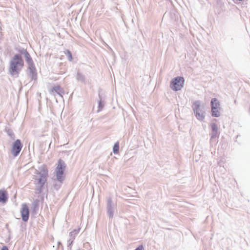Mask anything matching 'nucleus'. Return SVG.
<instances>
[{
    "label": "nucleus",
    "mask_w": 250,
    "mask_h": 250,
    "mask_svg": "<svg viewBox=\"0 0 250 250\" xmlns=\"http://www.w3.org/2000/svg\"><path fill=\"white\" fill-rule=\"evenodd\" d=\"M24 66V62L21 57L19 55H15L11 61L9 71L12 75H18Z\"/></svg>",
    "instance_id": "1"
},
{
    "label": "nucleus",
    "mask_w": 250,
    "mask_h": 250,
    "mask_svg": "<svg viewBox=\"0 0 250 250\" xmlns=\"http://www.w3.org/2000/svg\"><path fill=\"white\" fill-rule=\"evenodd\" d=\"M184 82V78L182 77H176L171 81L170 87L174 91L180 90L183 87Z\"/></svg>",
    "instance_id": "2"
},
{
    "label": "nucleus",
    "mask_w": 250,
    "mask_h": 250,
    "mask_svg": "<svg viewBox=\"0 0 250 250\" xmlns=\"http://www.w3.org/2000/svg\"><path fill=\"white\" fill-rule=\"evenodd\" d=\"M193 109L195 113L196 118L199 120H203L205 118L204 111L201 108L200 103L199 101L194 102L192 105Z\"/></svg>",
    "instance_id": "3"
},
{
    "label": "nucleus",
    "mask_w": 250,
    "mask_h": 250,
    "mask_svg": "<svg viewBox=\"0 0 250 250\" xmlns=\"http://www.w3.org/2000/svg\"><path fill=\"white\" fill-rule=\"evenodd\" d=\"M22 145L21 141L17 139L13 144L11 152L13 156L16 157L20 153L22 148Z\"/></svg>",
    "instance_id": "4"
},
{
    "label": "nucleus",
    "mask_w": 250,
    "mask_h": 250,
    "mask_svg": "<svg viewBox=\"0 0 250 250\" xmlns=\"http://www.w3.org/2000/svg\"><path fill=\"white\" fill-rule=\"evenodd\" d=\"M21 213L23 221L26 222L29 218V209L26 204L22 205V208L21 210Z\"/></svg>",
    "instance_id": "5"
},
{
    "label": "nucleus",
    "mask_w": 250,
    "mask_h": 250,
    "mask_svg": "<svg viewBox=\"0 0 250 250\" xmlns=\"http://www.w3.org/2000/svg\"><path fill=\"white\" fill-rule=\"evenodd\" d=\"M8 199V194L5 189L0 190V202L5 203Z\"/></svg>",
    "instance_id": "6"
},
{
    "label": "nucleus",
    "mask_w": 250,
    "mask_h": 250,
    "mask_svg": "<svg viewBox=\"0 0 250 250\" xmlns=\"http://www.w3.org/2000/svg\"><path fill=\"white\" fill-rule=\"evenodd\" d=\"M210 126L212 131L211 138H215L217 137L218 135L217 125L215 123H212L210 125Z\"/></svg>",
    "instance_id": "7"
},
{
    "label": "nucleus",
    "mask_w": 250,
    "mask_h": 250,
    "mask_svg": "<svg viewBox=\"0 0 250 250\" xmlns=\"http://www.w3.org/2000/svg\"><path fill=\"white\" fill-rule=\"evenodd\" d=\"M61 91V88L60 85H56L51 88L50 92L51 94H54L55 93H60Z\"/></svg>",
    "instance_id": "8"
},
{
    "label": "nucleus",
    "mask_w": 250,
    "mask_h": 250,
    "mask_svg": "<svg viewBox=\"0 0 250 250\" xmlns=\"http://www.w3.org/2000/svg\"><path fill=\"white\" fill-rule=\"evenodd\" d=\"M63 169L57 170L56 174L57 178L60 182H62L63 180Z\"/></svg>",
    "instance_id": "9"
},
{
    "label": "nucleus",
    "mask_w": 250,
    "mask_h": 250,
    "mask_svg": "<svg viewBox=\"0 0 250 250\" xmlns=\"http://www.w3.org/2000/svg\"><path fill=\"white\" fill-rule=\"evenodd\" d=\"M211 108H220V104L216 98H213L211 101Z\"/></svg>",
    "instance_id": "10"
},
{
    "label": "nucleus",
    "mask_w": 250,
    "mask_h": 250,
    "mask_svg": "<svg viewBox=\"0 0 250 250\" xmlns=\"http://www.w3.org/2000/svg\"><path fill=\"white\" fill-rule=\"evenodd\" d=\"M44 171L45 175L44 176H42V177L39 179V181L42 186L45 183L46 181V176L47 175V169L46 168H44Z\"/></svg>",
    "instance_id": "11"
},
{
    "label": "nucleus",
    "mask_w": 250,
    "mask_h": 250,
    "mask_svg": "<svg viewBox=\"0 0 250 250\" xmlns=\"http://www.w3.org/2000/svg\"><path fill=\"white\" fill-rule=\"evenodd\" d=\"M219 108H211L212 115L214 117H218L220 116Z\"/></svg>",
    "instance_id": "12"
},
{
    "label": "nucleus",
    "mask_w": 250,
    "mask_h": 250,
    "mask_svg": "<svg viewBox=\"0 0 250 250\" xmlns=\"http://www.w3.org/2000/svg\"><path fill=\"white\" fill-rule=\"evenodd\" d=\"M25 57L26 61L29 63V64L32 65L33 61H32V58H31L30 54L27 52H26V53L25 54Z\"/></svg>",
    "instance_id": "13"
},
{
    "label": "nucleus",
    "mask_w": 250,
    "mask_h": 250,
    "mask_svg": "<svg viewBox=\"0 0 250 250\" xmlns=\"http://www.w3.org/2000/svg\"><path fill=\"white\" fill-rule=\"evenodd\" d=\"M65 167L63 162L62 160H59L58 164L57 167V170L63 169Z\"/></svg>",
    "instance_id": "14"
},
{
    "label": "nucleus",
    "mask_w": 250,
    "mask_h": 250,
    "mask_svg": "<svg viewBox=\"0 0 250 250\" xmlns=\"http://www.w3.org/2000/svg\"><path fill=\"white\" fill-rule=\"evenodd\" d=\"M80 231V229H75L71 231L69 233V235L70 237H72L73 239L77 235Z\"/></svg>",
    "instance_id": "15"
},
{
    "label": "nucleus",
    "mask_w": 250,
    "mask_h": 250,
    "mask_svg": "<svg viewBox=\"0 0 250 250\" xmlns=\"http://www.w3.org/2000/svg\"><path fill=\"white\" fill-rule=\"evenodd\" d=\"M119 143H116L114 146H113V152L115 154H117L119 152Z\"/></svg>",
    "instance_id": "16"
},
{
    "label": "nucleus",
    "mask_w": 250,
    "mask_h": 250,
    "mask_svg": "<svg viewBox=\"0 0 250 250\" xmlns=\"http://www.w3.org/2000/svg\"><path fill=\"white\" fill-rule=\"evenodd\" d=\"M66 54L67 55L69 61H72V56L71 53V52L69 50H67L66 52Z\"/></svg>",
    "instance_id": "17"
},
{
    "label": "nucleus",
    "mask_w": 250,
    "mask_h": 250,
    "mask_svg": "<svg viewBox=\"0 0 250 250\" xmlns=\"http://www.w3.org/2000/svg\"><path fill=\"white\" fill-rule=\"evenodd\" d=\"M1 250H8V248L6 246H3Z\"/></svg>",
    "instance_id": "18"
}]
</instances>
